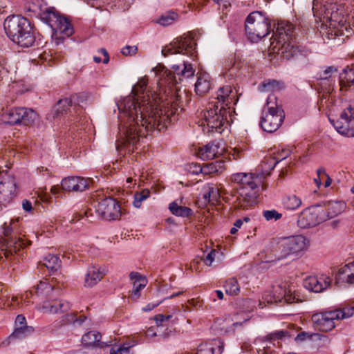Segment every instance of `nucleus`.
Wrapping results in <instances>:
<instances>
[{
    "label": "nucleus",
    "instance_id": "nucleus-1",
    "mask_svg": "<svg viewBox=\"0 0 354 354\" xmlns=\"http://www.w3.org/2000/svg\"><path fill=\"white\" fill-rule=\"evenodd\" d=\"M173 72L162 69L158 74V84L160 87H167L171 94V102L167 106H156L149 99L138 96L142 93L147 85V79L142 78L132 88V95L124 97L117 106L122 114L120 117L126 120L124 124H119L120 138L117 140L116 148L119 150L122 146H136L144 136L142 129L152 131L164 130L171 117L178 111L186 97L185 90L182 91L178 84L184 80L194 75L195 69L192 65L185 62L182 66L174 65Z\"/></svg>",
    "mask_w": 354,
    "mask_h": 354
},
{
    "label": "nucleus",
    "instance_id": "nucleus-2",
    "mask_svg": "<svg viewBox=\"0 0 354 354\" xmlns=\"http://www.w3.org/2000/svg\"><path fill=\"white\" fill-rule=\"evenodd\" d=\"M295 26L288 21H281L270 39V50L280 55L284 59H290L298 52L295 40Z\"/></svg>",
    "mask_w": 354,
    "mask_h": 354
},
{
    "label": "nucleus",
    "instance_id": "nucleus-3",
    "mask_svg": "<svg viewBox=\"0 0 354 354\" xmlns=\"http://www.w3.org/2000/svg\"><path fill=\"white\" fill-rule=\"evenodd\" d=\"M354 315V306L342 304L337 308L317 313L313 315L312 320L316 329L319 332H330L336 327L337 322L348 319Z\"/></svg>",
    "mask_w": 354,
    "mask_h": 354
},
{
    "label": "nucleus",
    "instance_id": "nucleus-4",
    "mask_svg": "<svg viewBox=\"0 0 354 354\" xmlns=\"http://www.w3.org/2000/svg\"><path fill=\"white\" fill-rule=\"evenodd\" d=\"M245 28L248 38L252 41H258L268 35L270 21L262 12H252L245 19Z\"/></svg>",
    "mask_w": 354,
    "mask_h": 354
},
{
    "label": "nucleus",
    "instance_id": "nucleus-5",
    "mask_svg": "<svg viewBox=\"0 0 354 354\" xmlns=\"http://www.w3.org/2000/svg\"><path fill=\"white\" fill-rule=\"evenodd\" d=\"M230 112L224 106H219L218 104H209L207 111L203 114V119L201 125L207 127V131L221 132V127L228 122Z\"/></svg>",
    "mask_w": 354,
    "mask_h": 354
},
{
    "label": "nucleus",
    "instance_id": "nucleus-6",
    "mask_svg": "<svg viewBox=\"0 0 354 354\" xmlns=\"http://www.w3.org/2000/svg\"><path fill=\"white\" fill-rule=\"evenodd\" d=\"M196 46L194 34L188 32L175 39L169 46L162 49V53L164 56L169 54L183 53L193 57L196 53Z\"/></svg>",
    "mask_w": 354,
    "mask_h": 354
},
{
    "label": "nucleus",
    "instance_id": "nucleus-7",
    "mask_svg": "<svg viewBox=\"0 0 354 354\" xmlns=\"http://www.w3.org/2000/svg\"><path fill=\"white\" fill-rule=\"evenodd\" d=\"M308 245V239L301 235L284 238L279 244L281 258L285 259L290 256L298 257L307 249Z\"/></svg>",
    "mask_w": 354,
    "mask_h": 354
},
{
    "label": "nucleus",
    "instance_id": "nucleus-8",
    "mask_svg": "<svg viewBox=\"0 0 354 354\" xmlns=\"http://www.w3.org/2000/svg\"><path fill=\"white\" fill-rule=\"evenodd\" d=\"M44 15V18L47 20V23L53 29V37H55L56 39L59 40L61 37H58V34L63 35L66 37L73 35V28L71 22L66 17H62L57 12L50 9H48Z\"/></svg>",
    "mask_w": 354,
    "mask_h": 354
},
{
    "label": "nucleus",
    "instance_id": "nucleus-9",
    "mask_svg": "<svg viewBox=\"0 0 354 354\" xmlns=\"http://www.w3.org/2000/svg\"><path fill=\"white\" fill-rule=\"evenodd\" d=\"M278 162L279 160H276L275 158L270 157L260 165L262 169L261 173H243L244 177H243L241 180L239 187L248 186L250 187H259V186L262 184L263 179L270 174V171L275 167Z\"/></svg>",
    "mask_w": 354,
    "mask_h": 354
},
{
    "label": "nucleus",
    "instance_id": "nucleus-10",
    "mask_svg": "<svg viewBox=\"0 0 354 354\" xmlns=\"http://www.w3.org/2000/svg\"><path fill=\"white\" fill-rule=\"evenodd\" d=\"M330 122L340 134L348 137L354 136V104H349L341 113L339 118L335 121L330 119Z\"/></svg>",
    "mask_w": 354,
    "mask_h": 354
},
{
    "label": "nucleus",
    "instance_id": "nucleus-11",
    "mask_svg": "<svg viewBox=\"0 0 354 354\" xmlns=\"http://www.w3.org/2000/svg\"><path fill=\"white\" fill-rule=\"evenodd\" d=\"M323 207L315 205L304 210L299 215L297 224L301 228L315 227L326 221Z\"/></svg>",
    "mask_w": 354,
    "mask_h": 354
},
{
    "label": "nucleus",
    "instance_id": "nucleus-12",
    "mask_svg": "<svg viewBox=\"0 0 354 354\" xmlns=\"http://www.w3.org/2000/svg\"><path fill=\"white\" fill-rule=\"evenodd\" d=\"M97 212L103 218L108 221L119 219L122 214L118 202L111 197L106 198L98 203Z\"/></svg>",
    "mask_w": 354,
    "mask_h": 354
},
{
    "label": "nucleus",
    "instance_id": "nucleus-13",
    "mask_svg": "<svg viewBox=\"0 0 354 354\" xmlns=\"http://www.w3.org/2000/svg\"><path fill=\"white\" fill-rule=\"evenodd\" d=\"M344 16L339 14L337 11L332 12L329 17L328 34L331 36H346L351 34V28H348ZM331 39H335L332 37Z\"/></svg>",
    "mask_w": 354,
    "mask_h": 354
},
{
    "label": "nucleus",
    "instance_id": "nucleus-14",
    "mask_svg": "<svg viewBox=\"0 0 354 354\" xmlns=\"http://www.w3.org/2000/svg\"><path fill=\"white\" fill-rule=\"evenodd\" d=\"M258 187H243L237 189L236 202L238 206L248 209L257 203Z\"/></svg>",
    "mask_w": 354,
    "mask_h": 354
},
{
    "label": "nucleus",
    "instance_id": "nucleus-15",
    "mask_svg": "<svg viewBox=\"0 0 354 354\" xmlns=\"http://www.w3.org/2000/svg\"><path fill=\"white\" fill-rule=\"evenodd\" d=\"M284 117L283 111H279V113L263 112L260 125L265 131L274 132L281 125Z\"/></svg>",
    "mask_w": 354,
    "mask_h": 354
},
{
    "label": "nucleus",
    "instance_id": "nucleus-16",
    "mask_svg": "<svg viewBox=\"0 0 354 354\" xmlns=\"http://www.w3.org/2000/svg\"><path fill=\"white\" fill-rule=\"evenodd\" d=\"M29 21L21 15H12L8 17L4 21V30L7 36L11 39L17 35L19 30H24L25 24Z\"/></svg>",
    "mask_w": 354,
    "mask_h": 354
},
{
    "label": "nucleus",
    "instance_id": "nucleus-17",
    "mask_svg": "<svg viewBox=\"0 0 354 354\" xmlns=\"http://www.w3.org/2000/svg\"><path fill=\"white\" fill-rule=\"evenodd\" d=\"M30 242L22 238H8L3 239L0 241V250L3 252V255L8 258L13 253H16L21 248L26 247Z\"/></svg>",
    "mask_w": 354,
    "mask_h": 354
},
{
    "label": "nucleus",
    "instance_id": "nucleus-18",
    "mask_svg": "<svg viewBox=\"0 0 354 354\" xmlns=\"http://www.w3.org/2000/svg\"><path fill=\"white\" fill-rule=\"evenodd\" d=\"M23 29L19 30V32L10 39L21 47H30L35 41V36L30 23L25 24Z\"/></svg>",
    "mask_w": 354,
    "mask_h": 354
},
{
    "label": "nucleus",
    "instance_id": "nucleus-19",
    "mask_svg": "<svg viewBox=\"0 0 354 354\" xmlns=\"http://www.w3.org/2000/svg\"><path fill=\"white\" fill-rule=\"evenodd\" d=\"M330 283V278L326 275H322L319 277L310 276L304 280V286L310 291L321 292L326 289Z\"/></svg>",
    "mask_w": 354,
    "mask_h": 354
},
{
    "label": "nucleus",
    "instance_id": "nucleus-20",
    "mask_svg": "<svg viewBox=\"0 0 354 354\" xmlns=\"http://www.w3.org/2000/svg\"><path fill=\"white\" fill-rule=\"evenodd\" d=\"M217 102L214 104L219 106H224L228 111L232 104H235L238 100L236 92L234 91L231 86H225L220 88L217 91Z\"/></svg>",
    "mask_w": 354,
    "mask_h": 354
},
{
    "label": "nucleus",
    "instance_id": "nucleus-21",
    "mask_svg": "<svg viewBox=\"0 0 354 354\" xmlns=\"http://www.w3.org/2000/svg\"><path fill=\"white\" fill-rule=\"evenodd\" d=\"M89 179L78 176L64 178L61 182L62 188L68 192H83L88 187Z\"/></svg>",
    "mask_w": 354,
    "mask_h": 354
},
{
    "label": "nucleus",
    "instance_id": "nucleus-22",
    "mask_svg": "<svg viewBox=\"0 0 354 354\" xmlns=\"http://www.w3.org/2000/svg\"><path fill=\"white\" fill-rule=\"evenodd\" d=\"M82 342L85 346L91 348H104L113 344L112 340H107L102 333H84Z\"/></svg>",
    "mask_w": 354,
    "mask_h": 354
},
{
    "label": "nucleus",
    "instance_id": "nucleus-23",
    "mask_svg": "<svg viewBox=\"0 0 354 354\" xmlns=\"http://www.w3.org/2000/svg\"><path fill=\"white\" fill-rule=\"evenodd\" d=\"M16 194V184L12 180L0 182V205L6 206Z\"/></svg>",
    "mask_w": 354,
    "mask_h": 354
},
{
    "label": "nucleus",
    "instance_id": "nucleus-24",
    "mask_svg": "<svg viewBox=\"0 0 354 354\" xmlns=\"http://www.w3.org/2000/svg\"><path fill=\"white\" fill-rule=\"evenodd\" d=\"M71 304L66 301H45L41 306L37 307V309L44 313H59L68 310Z\"/></svg>",
    "mask_w": 354,
    "mask_h": 354
},
{
    "label": "nucleus",
    "instance_id": "nucleus-25",
    "mask_svg": "<svg viewBox=\"0 0 354 354\" xmlns=\"http://www.w3.org/2000/svg\"><path fill=\"white\" fill-rule=\"evenodd\" d=\"M223 342L220 339H214L199 345L197 354H221Z\"/></svg>",
    "mask_w": 354,
    "mask_h": 354
},
{
    "label": "nucleus",
    "instance_id": "nucleus-26",
    "mask_svg": "<svg viewBox=\"0 0 354 354\" xmlns=\"http://www.w3.org/2000/svg\"><path fill=\"white\" fill-rule=\"evenodd\" d=\"M129 278L133 281V287L131 292V299L136 301L140 296V290L147 286V280L140 273L136 272H131L129 274Z\"/></svg>",
    "mask_w": 354,
    "mask_h": 354
},
{
    "label": "nucleus",
    "instance_id": "nucleus-27",
    "mask_svg": "<svg viewBox=\"0 0 354 354\" xmlns=\"http://www.w3.org/2000/svg\"><path fill=\"white\" fill-rule=\"evenodd\" d=\"M218 143L214 141L206 145L199 147L197 151V156L203 160H212L216 157L218 152Z\"/></svg>",
    "mask_w": 354,
    "mask_h": 354
},
{
    "label": "nucleus",
    "instance_id": "nucleus-28",
    "mask_svg": "<svg viewBox=\"0 0 354 354\" xmlns=\"http://www.w3.org/2000/svg\"><path fill=\"white\" fill-rule=\"evenodd\" d=\"M323 208L326 216V221H327L342 213L346 209V203L342 201H329Z\"/></svg>",
    "mask_w": 354,
    "mask_h": 354
},
{
    "label": "nucleus",
    "instance_id": "nucleus-29",
    "mask_svg": "<svg viewBox=\"0 0 354 354\" xmlns=\"http://www.w3.org/2000/svg\"><path fill=\"white\" fill-rule=\"evenodd\" d=\"M211 88V78L207 73L201 74L195 84V91L198 95H203Z\"/></svg>",
    "mask_w": 354,
    "mask_h": 354
},
{
    "label": "nucleus",
    "instance_id": "nucleus-30",
    "mask_svg": "<svg viewBox=\"0 0 354 354\" xmlns=\"http://www.w3.org/2000/svg\"><path fill=\"white\" fill-rule=\"evenodd\" d=\"M278 296L277 299L281 301L282 299L284 300V302L287 304H293L301 301L295 294V291L293 290L291 288H286L284 286L283 288L281 286H279L278 288Z\"/></svg>",
    "mask_w": 354,
    "mask_h": 354
},
{
    "label": "nucleus",
    "instance_id": "nucleus-31",
    "mask_svg": "<svg viewBox=\"0 0 354 354\" xmlns=\"http://www.w3.org/2000/svg\"><path fill=\"white\" fill-rule=\"evenodd\" d=\"M19 111V120L18 124H22L24 126L32 125L37 118V113L31 109L18 108Z\"/></svg>",
    "mask_w": 354,
    "mask_h": 354
},
{
    "label": "nucleus",
    "instance_id": "nucleus-32",
    "mask_svg": "<svg viewBox=\"0 0 354 354\" xmlns=\"http://www.w3.org/2000/svg\"><path fill=\"white\" fill-rule=\"evenodd\" d=\"M104 274L100 272L99 268H90L85 277V286L92 287L97 284L103 277Z\"/></svg>",
    "mask_w": 354,
    "mask_h": 354
},
{
    "label": "nucleus",
    "instance_id": "nucleus-33",
    "mask_svg": "<svg viewBox=\"0 0 354 354\" xmlns=\"http://www.w3.org/2000/svg\"><path fill=\"white\" fill-rule=\"evenodd\" d=\"M338 279L354 283V261L343 266L338 272Z\"/></svg>",
    "mask_w": 354,
    "mask_h": 354
},
{
    "label": "nucleus",
    "instance_id": "nucleus-34",
    "mask_svg": "<svg viewBox=\"0 0 354 354\" xmlns=\"http://www.w3.org/2000/svg\"><path fill=\"white\" fill-rule=\"evenodd\" d=\"M339 84L341 86L354 85V67L344 69L339 75Z\"/></svg>",
    "mask_w": 354,
    "mask_h": 354
},
{
    "label": "nucleus",
    "instance_id": "nucleus-35",
    "mask_svg": "<svg viewBox=\"0 0 354 354\" xmlns=\"http://www.w3.org/2000/svg\"><path fill=\"white\" fill-rule=\"evenodd\" d=\"M19 218L12 219L3 225V234L6 237L10 238L11 235H17L19 233Z\"/></svg>",
    "mask_w": 354,
    "mask_h": 354
},
{
    "label": "nucleus",
    "instance_id": "nucleus-36",
    "mask_svg": "<svg viewBox=\"0 0 354 354\" xmlns=\"http://www.w3.org/2000/svg\"><path fill=\"white\" fill-rule=\"evenodd\" d=\"M169 208L171 212L177 216L187 217L192 213L190 208L179 205L176 201L171 203Z\"/></svg>",
    "mask_w": 354,
    "mask_h": 354
},
{
    "label": "nucleus",
    "instance_id": "nucleus-37",
    "mask_svg": "<svg viewBox=\"0 0 354 354\" xmlns=\"http://www.w3.org/2000/svg\"><path fill=\"white\" fill-rule=\"evenodd\" d=\"M34 330L32 326L27 325L26 319L23 315H19L16 317L13 332H32Z\"/></svg>",
    "mask_w": 354,
    "mask_h": 354
},
{
    "label": "nucleus",
    "instance_id": "nucleus-38",
    "mask_svg": "<svg viewBox=\"0 0 354 354\" xmlns=\"http://www.w3.org/2000/svg\"><path fill=\"white\" fill-rule=\"evenodd\" d=\"M283 111L281 106L277 103V97L274 95H270L267 98L266 105L264 107L263 112L268 113H279Z\"/></svg>",
    "mask_w": 354,
    "mask_h": 354
},
{
    "label": "nucleus",
    "instance_id": "nucleus-39",
    "mask_svg": "<svg viewBox=\"0 0 354 354\" xmlns=\"http://www.w3.org/2000/svg\"><path fill=\"white\" fill-rule=\"evenodd\" d=\"M55 288L53 282L49 283L46 281H41L35 288V292L37 295L48 296Z\"/></svg>",
    "mask_w": 354,
    "mask_h": 354
},
{
    "label": "nucleus",
    "instance_id": "nucleus-40",
    "mask_svg": "<svg viewBox=\"0 0 354 354\" xmlns=\"http://www.w3.org/2000/svg\"><path fill=\"white\" fill-rule=\"evenodd\" d=\"M283 207L288 210H295L301 205V200L295 195L288 196L283 201Z\"/></svg>",
    "mask_w": 354,
    "mask_h": 354
},
{
    "label": "nucleus",
    "instance_id": "nucleus-41",
    "mask_svg": "<svg viewBox=\"0 0 354 354\" xmlns=\"http://www.w3.org/2000/svg\"><path fill=\"white\" fill-rule=\"evenodd\" d=\"M254 344L259 347L257 348L258 354H277L269 345L271 343L262 339H257Z\"/></svg>",
    "mask_w": 354,
    "mask_h": 354
},
{
    "label": "nucleus",
    "instance_id": "nucleus-42",
    "mask_svg": "<svg viewBox=\"0 0 354 354\" xmlns=\"http://www.w3.org/2000/svg\"><path fill=\"white\" fill-rule=\"evenodd\" d=\"M261 87L262 91L276 92L283 89L284 88V86L282 82L276 80H268L263 82Z\"/></svg>",
    "mask_w": 354,
    "mask_h": 354
},
{
    "label": "nucleus",
    "instance_id": "nucleus-43",
    "mask_svg": "<svg viewBox=\"0 0 354 354\" xmlns=\"http://www.w3.org/2000/svg\"><path fill=\"white\" fill-rule=\"evenodd\" d=\"M225 292L230 295H237L240 292L238 281L235 278H230L225 284Z\"/></svg>",
    "mask_w": 354,
    "mask_h": 354
},
{
    "label": "nucleus",
    "instance_id": "nucleus-44",
    "mask_svg": "<svg viewBox=\"0 0 354 354\" xmlns=\"http://www.w3.org/2000/svg\"><path fill=\"white\" fill-rule=\"evenodd\" d=\"M59 257L54 254H48L44 259V265L51 270H56L60 266Z\"/></svg>",
    "mask_w": 354,
    "mask_h": 354
},
{
    "label": "nucleus",
    "instance_id": "nucleus-45",
    "mask_svg": "<svg viewBox=\"0 0 354 354\" xmlns=\"http://www.w3.org/2000/svg\"><path fill=\"white\" fill-rule=\"evenodd\" d=\"M71 100L68 98L62 99L58 101L54 107L55 114L56 116L63 114L71 106Z\"/></svg>",
    "mask_w": 354,
    "mask_h": 354
},
{
    "label": "nucleus",
    "instance_id": "nucleus-46",
    "mask_svg": "<svg viewBox=\"0 0 354 354\" xmlns=\"http://www.w3.org/2000/svg\"><path fill=\"white\" fill-rule=\"evenodd\" d=\"M150 192L148 189H142L140 192L134 194L133 205L135 207H140L142 201L149 197Z\"/></svg>",
    "mask_w": 354,
    "mask_h": 354
},
{
    "label": "nucleus",
    "instance_id": "nucleus-47",
    "mask_svg": "<svg viewBox=\"0 0 354 354\" xmlns=\"http://www.w3.org/2000/svg\"><path fill=\"white\" fill-rule=\"evenodd\" d=\"M177 17L178 15L175 12H168L162 15L157 21V23L164 26H169L176 21Z\"/></svg>",
    "mask_w": 354,
    "mask_h": 354
},
{
    "label": "nucleus",
    "instance_id": "nucleus-48",
    "mask_svg": "<svg viewBox=\"0 0 354 354\" xmlns=\"http://www.w3.org/2000/svg\"><path fill=\"white\" fill-rule=\"evenodd\" d=\"M327 342V337L322 333H310V342L314 346H321Z\"/></svg>",
    "mask_w": 354,
    "mask_h": 354
},
{
    "label": "nucleus",
    "instance_id": "nucleus-49",
    "mask_svg": "<svg viewBox=\"0 0 354 354\" xmlns=\"http://www.w3.org/2000/svg\"><path fill=\"white\" fill-rule=\"evenodd\" d=\"M221 162H211L202 166L201 174L205 175L214 174L218 171V168L221 167Z\"/></svg>",
    "mask_w": 354,
    "mask_h": 354
},
{
    "label": "nucleus",
    "instance_id": "nucleus-50",
    "mask_svg": "<svg viewBox=\"0 0 354 354\" xmlns=\"http://www.w3.org/2000/svg\"><path fill=\"white\" fill-rule=\"evenodd\" d=\"M75 315L76 314L71 313L63 316L60 320L54 322L55 329H58L59 326L63 325L73 324Z\"/></svg>",
    "mask_w": 354,
    "mask_h": 354
},
{
    "label": "nucleus",
    "instance_id": "nucleus-51",
    "mask_svg": "<svg viewBox=\"0 0 354 354\" xmlns=\"http://www.w3.org/2000/svg\"><path fill=\"white\" fill-rule=\"evenodd\" d=\"M6 122L10 125L18 124L19 120V111L18 108L11 110L6 115Z\"/></svg>",
    "mask_w": 354,
    "mask_h": 354
},
{
    "label": "nucleus",
    "instance_id": "nucleus-52",
    "mask_svg": "<svg viewBox=\"0 0 354 354\" xmlns=\"http://www.w3.org/2000/svg\"><path fill=\"white\" fill-rule=\"evenodd\" d=\"M263 216L268 221L271 220L278 221L282 217V214L275 209L265 210L263 212Z\"/></svg>",
    "mask_w": 354,
    "mask_h": 354
},
{
    "label": "nucleus",
    "instance_id": "nucleus-53",
    "mask_svg": "<svg viewBox=\"0 0 354 354\" xmlns=\"http://www.w3.org/2000/svg\"><path fill=\"white\" fill-rule=\"evenodd\" d=\"M131 346L129 344H123L117 348L113 347L110 350V354H127Z\"/></svg>",
    "mask_w": 354,
    "mask_h": 354
},
{
    "label": "nucleus",
    "instance_id": "nucleus-54",
    "mask_svg": "<svg viewBox=\"0 0 354 354\" xmlns=\"http://www.w3.org/2000/svg\"><path fill=\"white\" fill-rule=\"evenodd\" d=\"M317 174L318 176H323V179L325 178L326 180L324 182V187H329L332 183V179L329 176V175L326 173L325 169L324 168H319L317 170Z\"/></svg>",
    "mask_w": 354,
    "mask_h": 354
},
{
    "label": "nucleus",
    "instance_id": "nucleus-55",
    "mask_svg": "<svg viewBox=\"0 0 354 354\" xmlns=\"http://www.w3.org/2000/svg\"><path fill=\"white\" fill-rule=\"evenodd\" d=\"M8 73L7 62L5 60H0V80L7 77Z\"/></svg>",
    "mask_w": 354,
    "mask_h": 354
},
{
    "label": "nucleus",
    "instance_id": "nucleus-56",
    "mask_svg": "<svg viewBox=\"0 0 354 354\" xmlns=\"http://www.w3.org/2000/svg\"><path fill=\"white\" fill-rule=\"evenodd\" d=\"M216 251L215 250H211L210 252L203 258V261L205 265L211 266L213 261L215 259V257L216 254Z\"/></svg>",
    "mask_w": 354,
    "mask_h": 354
},
{
    "label": "nucleus",
    "instance_id": "nucleus-57",
    "mask_svg": "<svg viewBox=\"0 0 354 354\" xmlns=\"http://www.w3.org/2000/svg\"><path fill=\"white\" fill-rule=\"evenodd\" d=\"M218 195V189L215 187H209L208 192L204 195L205 199H209V201H211V198H212L213 201H216V198Z\"/></svg>",
    "mask_w": 354,
    "mask_h": 354
},
{
    "label": "nucleus",
    "instance_id": "nucleus-58",
    "mask_svg": "<svg viewBox=\"0 0 354 354\" xmlns=\"http://www.w3.org/2000/svg\"><path fill=\"white\" fill-rule=\"evenodd\" d=\"M138 50V48L136 46H127L122 49V54L127 56L135 55Z\"/></svg>",
    "mask_w": 354,
    "mask_h": 354
},
{
    "label": "nucleus",
    "instance_id": "nucleus-59",
    "mask_svg": "<svg viewBox=\"0 0 354 354\" xmlns=\"http://www.w3.org/2000/svg\"><path fill=\"white\" fill-rule=\"evenodd\" d=\"M188 171L192 174H198L202 172V166L197 163H192L189 165Z\"/></svg>",
    "mask_w": 354,
    "mask_h": 354
},
{
    "label": "nucleus",
    "instance_id": "nucleus-60",
    "mask_svg": "<svg viewBox=\"0 0 354 354\" xmlns=\"http://www.w3.org/2000/svg\"><path fill=\"white\" fill-rule=\"evenodd\" d=\"M295 340L297 344H301L305 341L310 342V333H298Z\"/></svg>",
    "mask_w": 354,
    "mask_h": 354
},
{
    "label": "nucleus",
    "instance_id": "nucleus-61",
    "mask_svg": "<svg viewBox=\"0 0 354 354\" xmlns=\"http://www.w3.org/2000/svg\"><path fill=\"white\" fill-rule=\"evenodd\" d=\"M335 71H336L335 68H334L333 66H329L323 72V74L321 75V78L322 80H327L328 77H330V74Z\"/></svg>",
    "mask_w": 354,
    "mask_h": 354
},
{
    "label": "nucleus",
    "instance_id": "nucleus-62",
    "mask_svg": "<svg viewBox=\"0 0 354 354\" xmlns=\"http://www.w3.org/2000/svg\"><path fill=\"white\" fill-rule=\"evenodd\" d=\"M87 320V317L85 315H80L79 317H77V315H75V320L73 322V325L75 326H81L84 322Z\"/></svg>",
    "mask_w": 354,
    "mask_h": 354
},
{
    "label": "nucleus",
    "instance_id": "nucleus-63",
    "mask_svg": "<svg viewBox=\"0 0 354 354\" xmlns=\"http://www.w3.org/2000/svg\"><path fill=\"white\" fill-rule=\"evenodd\" d=\"M243 177H244L243 173H236L232 175L231 180L232 182L240 185Z\"/></svg>",
    "mask_w": 354,
    "mask_h": 354
},
{
    "label": "nucleus",
    "instance_id": "nucleus-64",
    "mask_svg": "<svg viewBox=\"0 0 354 354\" xmlns=\"http://www.w3.org/2000/svg\"><path fill=\"white\" fill-rule=\"evenodd\" d=\"M232 156L236 160L241 159L244 157V151L241 149L235 148Z\"/></svg>",
    "mask_w": 354,
    "mask_h": 354
}]
</instances>
